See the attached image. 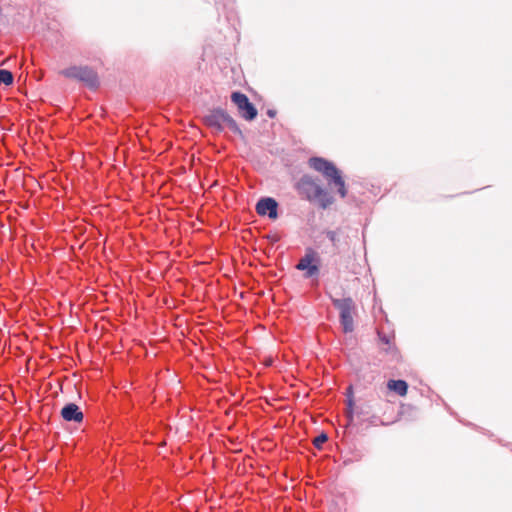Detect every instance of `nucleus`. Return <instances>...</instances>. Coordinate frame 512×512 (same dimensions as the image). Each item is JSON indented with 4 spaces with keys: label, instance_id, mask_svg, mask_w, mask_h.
I'll return each instance as SVG.
<instances>
[{
    "label": "nucleus",
    "instance_id": "obj_1",
    "mask_svg": "<svg viewBox=\"0 0 512 512\" xmlns=\"http://www.w3.org/2000/svg\"><path fill=\"white\" fill-rule=\"evenodd\" d=\"M295 189L301 198L317 202L322 209H326L334 203V197L320 185L318 179L311 175L301 176L295 184Z\"/></svg>",
    "mask_w": 512,
    "mask_h": 512
},
{
    "label": "nucleus",
    "instance_id": "obj_2",
    "mask_svg": "<svg viewBox=\"0 0 512 512\" xmlns=\"http://www.w3.org/2000/svg\"><path fill=\"white\" fill-rule=\"evenodd\" d=\"M308 165L313 170L321 173L327 180L330 187L335 186L341 198L347 195L345 181L342 177L341 171L335 164L322 157H311L308 160Z\"/></svg>",
    "mask_w": 512,
    "mask_h": 512
},
{
    "label": "nucleus",
    "instance_id": "obj_3",
    "mask_svg": "<svg viewBox=\"0 0 512 512\" xmlns=\"http://www.w3.org/2000/svg\"><path fill=\"white\" fill-rule=\"evenodd\" d=\"M203 124L211 129L214 133L219 134L228 128L234 134L242 136V131L237 122L228 114V112L220 107L210 109L207 114L202 117Z\"/></svg>",
    "mask_w": 512,
    "mask_h": 512
},
{
    "label": "nucleus",
    "instance_id": "obj_4",
    "mask_svg": "<svg viewBox=\"0 0 512 512\" xmlns=\"http://www.w3.org/2000/svg\"><path fill=\"white\" fill-rule=\"evenodd\" d=\"M333 306L339 311V322L344 333H351L354 330V316L356 315V304L351 297L334 298L330 296Z\"/></svg>",
    "mask_w": 512,
    "mask_h": 512
},
{
    "label": "nucleus",
    "instance_id": "obj_5",
    "mask_svg": "<svg viewBox=\"0 0 512 512\" xmlns=\"http://www.w3.org/2000/svg\"><path fill=\"white\" fill-rule=\"evenodd\" d=\"M60 74L65 78L80 81L90 89H96L100 84L97 73L89 66H70L62 70Z\"/></svg>",
    "mask_w": 512,
    "mask_h": 512
},
{
    "label": "nucleus",
    "instance_id": "obj_6",
    "mask_svg": "<svg viewBox=\"0 0 512 512\" xmlns=\"http://www.w3.org/2000/svg\"><path fill=\"white\" fill-rule=\"evenodd\" d=\"M231 100L237 106L239 113L245 120L252 121L257 117V109L244 93L233 92Z\"/></svg>",
    "mask_w": 512,
    "mask_h": 512
},
{
    "label": "nucleus",
    "instance_id": "obj_7",
    "mask_svg": "<svg viewBox=\"0 0 512 512\" xmlns=\"http://www.w3.org/2000/svg\"><path fill=\"white\" fill-rule=\"evenodd\" d=\"M256 212L260 216H268L275 220L278 217V203L271 197L261 198L256 204Z\"/></svg>",
    "mask_w": 512,
    "mask_h": 512
},
{
    "label": "nucleus",
    "instance_id": "obj_8",
    "mask_svg": "<svg viewBox=\"0 0 512 512\" xmlns=\"http://www.w3.org/2000/svg\"><path fill=\"white\" fill-rule=\"evenodd\" d=\"M61 417L67 422L81 423L84 419V414L80 407L75 403H68L61 409Z\"/></svg>",
    "mask_w": 512,
    "mask_h": 512
},
{
    "label": "nucleus",
    "instance_id": "obj_9",
    "mask_svg": "<svg viewBox=\"0 0 512 512\" xmlns=\"http://www.w3.org/2000/svg\"><path fill=\"white\" fill-rule=\"evenodd\" d=\"M386 388L394 392L396 395L405 396L408 390V384L404 380H392L390 379L386 383Z\"/></svg>",
    "mask_w": 512,
    "mask_h": 512
},
{
    "label": "nucleus",
    "instance_id": "obj_10",
    "mask_svg": "<svg viewBox=\"0 0 512 512\" xmlns=\"http://www.w3.org/2000/svg\"><path fill=\"white\" fill-rule=\"evenodd\" d=\"M346 426L350 425L353 422V414H354V398H353V387L350 385L346 389Z\"/></svg>",
    "mask_w": 512,
    "mask_h": 512
},
{
    "label": "nucleus",
    "instance_id": "obj_11",
    "mask_svg": "<svg viewBox=\"0 0 512 512\" xmlns=\"http://www.w3.org/2000/svg\"><path fill=\"white\" fill-rule=\"evenodd\" d=\"M360 423L365 428H368L370 426H380L383 425L384 422L382 421L381 417L379 416H358Z\"/></svg>",
    "mask_w": 512,
    "mask_h": 512
},
{
    "label": "nucleus",
    "instance_id": "obj_12",
    "mask_svg": "<svg viewBox=\"0 0 512 512\" xmlns=\"http://www.w3.org/2000/svg\"><path fill=\"white\" fill-rule=\"evenodd\" d=\"M385 343H386V359L389 356V357H391L392 360H394L396 362L399 361L400 355H399L397 348L390 343V341L387 337H386Z\"/></svg>",
    "mask_w": 512,
    "mask_h": 512
},
{
    "label": "nucleus",
    "instance_id": "obj_13",
    "mask_svg": "<svg viewBox=\"0 0 512 512\" xmlns=\"http://www.w3.org/2000/svg\"><path fill=\"white\" fill-rule=\"evenodd\" d=\"M14 76L11 71L6 69H0V85L4 84L9 86L13 83Z\"/></svg>",
    "mask_w": 512,
    "mask_h": 512
},
{
    "label": "nucleus",
    "instance_id": "obj_14",
    "mask_svg": "<svg viewBox=\"0 0 512 512\" xmlns=\"http://www.w3.org/2000/svg\"><path fill=\"white\" fill-rule=\"evenodd\" d=\"M313 261V256L311 254H306L303 258L300 259L296 268L301 271H306L308 267L311 265Z\"/></svg>",
    "mask_w": 512,
    "mask_h": 512
},
{
    "label": "nucleus",
    "instance_id": "obj_15",
    "mask_svg": "<svg viewBox=\"0 0 512 512\" xmlns=\"http://www.w3.org/2000/svg\"><path fill=\"white\" fill-rule=\"evenodd\" d=\"M324 233H325L326 237L329 239V241L331 242L332 246L334 248H338V243H339L338 230H327Z\"/></svg>",
    "mask_w": 512,
    "mask_h": 512
},
{
    "label": "nucleus",
    "instance_id": "obj_16",
    "mask_svg": "<svg viewBox=\"0 0 512 512\" xmlns=\"http://www.w3.org/2000/svg\"><path fill=\"white\" fill-rule=\"evenodd\" d=\"M328 440V436L325 433L319 434L317 437L314 438L313 444L317 449H321L323 444L326 443Z\"/></svg>",
    "mask_w": 512,
    "mask_h": 512
},
{
    "label": "nucleus",
    "instance_id": "obj_17",
    "mask_svg": "<svg viewBox=\"0 0 512 512\" xmlns=\"http://www.w3.org/2000/svg\"><path fill=\"white\" fill-rule=\"evenodd\" d=\"M319 273V267L317 265L311 264L306 270L305 277L310 278Z\"/></svg>",
    "mask_w": 512,
    "mask_h": 512
},
{
    "label": "nucleus",
    "instance_id": "obj_18",
    "mask_svg": "<svg viewBox=\"0 0 512 512\" xmlns=\"http://www.w3.org/2000/svg\"><path fill=\"white\" fill-rule=\"evenodd\" d=\"M215 3H216V5H217V6H219V5H220V1H219V0H215ZM232 3H233V0H226V2H225V3H223V7L229 6V5H231Z\"/></svg>",
    "mask_w": 512,
    "mask_h": 512
},
{
    "label": "nucleus",
    "instance_id": "obj_19",
    "mask_svg": "<svg viewBox=\"0 0 512 512\" xmlns=\"http://www.w3.org/2000/svg\"><path fill=\"white\" fill-rule=\"evenodd\" d=\"M377 334H378L379 340L384 342V335H383L382 331L379 328L377 329Z\"/></svg>",
    "mask_w": 512,
    "mask_h": 512
},
{
    "label": "nucleus",
    "instance_id": "obj_20",
    "mask_svg": "<svg viewBox=\"0 0 512 512\" xmlns=\"http://www.w3.org/2000/svg\"><path fill=\"white\" fill-rule=\"evenodd\" d=\"M267 115H268L270 118H273V117H275V115H276V111H274V110H268V111H267Z\"/></svg>",
    "mask_w": 512,
    "mask_h": 512
}]
</instances>
